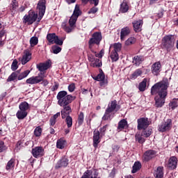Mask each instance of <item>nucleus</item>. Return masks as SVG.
I'll list each match as a JSON object with an SVG mask.
<instances>
[{
	"instance_id": "37998d69",
	"label": "nucleus",
	"mask_w": 178,
	"mask_h": 178,
	"mask_svg": "<svg viewBox=\"0 0 178 178\" xmlns=\"http://www.w3.org/2000/svg\"><path fill=\"white\" fill-rule=\"evenodd\" d=\"M143 134L140 135V134H136L135 136V138L138 143L140 144H144L145 143V138L143 137Z\"/></svg>"
},
{
	"instance_id": "9d476101",
	"label": "nucleus",
	"mask_w": 178,
	"mask_h": 178,
	"mask_svg": "<svg viewBox=\"0 0 178 178\" xmlns=\"http://www.w3.org/2000/svg\"><path fill=\"white\" fill-rule=\"evenodd\" d=\"M51 63L50 60L37 64L36 67L39 72H40L38 76H44L45 74V72H47V70L51 67Z\"/></svg>"
},
{
	"instance_id": "7ed1b4c3",
	"label": "nucleus",
	"mask_w": 178,
	"mask_h": 178,
	"mask_svg": "<svg viewBox=\"0 0 178 178\" xmlns=\"http://www.w3.org/2000/svg\"><path fill=\"white\" fill-rule=\"evenodd\" d=\"M122 106L118 104V101H111L108 104L104 115L102 117V120H112L115 118V114L119 112Z\"/></svg>"
},
{
	"instance_id": "a19ab883",
	"label": "nucleus",
	"mask_w": 178,
	"mask_h": 178,
	"mask_svg": "<svg viewBox=\"0 0 178 178\" xmlns=\"http://www.w3.org/2000/svg\"><path fill=\"white\" fill-rule=\"evenodd\" d=\"M110 58L112 60V62H118L119 60V54H118L116 51H111Z\"/></svg>"
},
{
	"instance_id": "58836bf2",
	"label": "nucleus",
	"mask_w": 178,
	"mask_h": 178,
	"mask_svg": "<svg viewBox=\"0 0 178 178\" xmlns=\"http://www.w3.org/2000/svg\"><path fill=\"white\" fill-rule=\"evenodd\" d=\"M77 122L79 126H81L84 123V113H83L82 111H81L78 115Z\"/></svg>"
},
{
	"instance_id": "e433bc0d",
	"label": "nucleus",
	"mask_w": 178,
	"mask_h": 178,
	"mask_svg": "<svg viewBox=\"0 0 178 178\" xmlns=\"http://www.w3.org/2000/svg\"><path fill=\"white\" fill-rule=\"evenodd\" d=\"M151 134H152V129L151 128H146L142 131V136L146 138H148Z\"/></svg>"
},
{
	"instance_id": "1a4fd4ad",
	"label": "nucleus",
	"mask_w": 178,
	"mask_h": 178,
	"mask_svg": "<svg viewBox=\"0 0 178 178\" xmlns=\"http://www.w3.org/2000/svg\"><path fill=\"white\" fill-rule=\"evenodd\" d=\"M173 127V122L172 119L164 120V121L159 126V131L165 133V131H170Z\"/></svg>"
},
{
	"instance_id": "bf43d9fd",
	"label": "nucleus",
	"mask_w": 178,
	"mask_h": 178,
	"mask_svg": "<svg viewBox=\"0 0 178 178\" xmlns=\"http://www.w3.org/2000/svg\"><path fill=\"white\" fill-rule=\"evenodd\" d=\"M74 90H76V84L71 83L68 86V91H70V92H73Z\"/></svg>"
},
{
	"instance_id": "4c0bfd02",
	"label": "nucleus",
	"mask_w": 178,
	"mask_h": 178,
	"mask_svg": "<svg viewBox=\"0 0 178 178\" xmlns=\"http://www.w3.org/2000/svg\"><path fill=\"white\" fill-rule=\"evenodd\" d=\"M92 79L96 81H102L103 80H105V73H104V71H102V72H99L97 76L93 77Z\"/></svg>"
},
{
	"instance_id": "de8ad7c7",
	"label": "nucleus",
	"mask_w": 178,
	"mask_h": 178,
	"mask_svg": "<svg viewBox=\"0 0 178 178\" xmlns=\"http://www.w3.org/2000/svg\"><path fill=\"white\" fill-rule=\"evenodd\" d=\"M29 42L31 47H35L38 44V38L37 36H33L31 38Z\"/></svg>"
},
{
	"instance_id": "6e6d98bb",
	"label": "nucleus",
	"mask_w": 178,
	"mask_h": 178,
	"mask_svg": "<svg viewBox=\"0 0 178 178\" xmlns=\"http://www.w3.org/2000/svg\"><path fill=\"white\" fill-rule=\"evenodd\" d=\"M64 40L65 39L63 38H62L61 39H59V37H58L57 35L54 40V44H56V45H63Z\"/></svg>"
},
{
	"instance_id": "0e129e2a",
	"label": "nucleus",
	"mask_w": 178,
	"mask_h": 178,
	"mask_svg": "<svg viewBox=\"0 0 178 178\" xmlns=\"http://www.w3.org/2000/svg\"><path fill=\"white\" fill-rule=\"evenodd\" d=\"M49 124H50V126L54 127V125L56 124V120H55V118H52V117H51V118L49 119Z\"/></svg>"
},
{
	"instance_id": "c756f323",
	"label": "nucleus",
	"mask_w": 178,
	"mask_h": 178,
	"mask_svg": "<svg viewBox=\"0 0 178 178\" xmlns=\"http://www.w3.org/2000/svg\"><path fill=\"white\" fill-rule=\"evenodd\" d=\"M62 28L63 29L64 31H65L67 33H72V31H74V29H76L75 26H73L72 25H70V26H67L66 23H63Z\"/></svg>"
},
{
	"instance_id": "393cba45",
	"label": "nucleus",
	"mask_w": 178,
	"mask_h": 178,
	"mask_svg": "<svg viewBox=\"0 0 178 178\" xmlns=\"http://www.w3.org/2000/svg\"><path fill=\"white\" fill-rule=\"evenodd\" d=\"M163 166H159L157 167L155 173H154V177L156 178H163Z\"/></svg>"
},
{
	"instance_id": "423d86ee",
	"label": "nucleus",
	"mask_w": 178,
	"mask_h": 178,
	"mask_svg": "<svg viewBox=\"0 0 178 178\" xmlns=\"http://www.w3.org/2000/svg\"><path fill=\"white\" fill-rule=\"evenodd\" d=\"M175 36L172 35H165L162 39L161 48L163 49H166L168 52H170L175 47Z\"/></svg>"
},
{
	"instance_id": "6e6552de",
	"label": "nucleus",
	"mask_w": 178,
	"mask_h": 178,
	"mask_svg": "<svg viewBox=\"0 0 178 178\" xmlns=\"http://www.w3.org/2000/svg\"><path fill=\"white\" fill-rule=\"evenodd\" d=\"M44 75L42 76H31V78H29L26 79V84H38L39 83H41L44 86V87H47L48 84H49V82L47 79H44Z\"/></svg>"
},
{
	"instance_id": "20e7f679",
	"label": "nucleus",
	"mask_w": 178,
	"mask_h": 178,
	"mask_svg": "<svg viewBox=\"0 0 178 178\" xmlns=\"http://www.w3.org/2000/svg\"><path fill=\"white\" fill-rule=\"evenodd\" d=\"M109 127V124H106L99 129V131L95 129L93 131V143L94 148H98V144L101 143V138L105 136L106 133V129Z\"/></svg>"
},
{
	"instance_id": "0eeeda50",
	"label": "nucleus",
	"mask_w": 178,
	"mask_h": 178,
	"mask_svg": "<svg viewBox=\"0 0 178 178\" xmlns=\"http://www.w3.org/2000/svg\"><path fill=\"white\" fill-rule=\"evenodd\" d=\"M38 17V14L36 13L35 11L33 10H30L28 12V14L25 15L22 19L24 24H28V26H31L37 22V19Z\"/></svg>"
},
{
	"instance_id": "79ce46f5",
	"label": "nucleus",
	"mask_w": 178,
	"mask_h": 178,
	"mask_svg": "<svg viewBox=\"0 0 178 178\" xmlns=\"http://www.w3.org/2000/svg\"><path fill=\"white\" fill-rule=\"evenodd\" d=\"M90 66L92 67H101L102 66V62L99 58H96L94 62L91 63Z\"/></svg>"
},
{
	"instance_id": "052dcab7",
	"label": "nucleus",
	"mask_w": 178,
	"mask_h": 178,
	"mask_svg": "<svg viewBox=\"0 0 178 178\" xmlns=\"http://www.w3.org/2000/svg\"><path fill=\"white\" fill-rule=\"evenodd\" d=\"M59 88V83L54 82V85L51 88V91H56Z\"/></svg>"
},
{
	"instance_id": "3c124183",
	"label": "nucleus",
	"mask_w": 178,
	"mask_h": 178,
	"mask_svg": "<svg viewBox=\"0 0 178 178\" xmlns=\"http://www.w3.org/2000/svg\"><path fill=\"white\" fill-rule=\"evenodd\" d=\"M19 63V62L17 61V59H15L11 65V70H13V72H16V70H17V69L19 68V65H17Z\"/></svg>"
},
{
	"instance_id": "09e8293b",
	"label": "nucleus",
	"mask_w": 178,
	"mask_h": 178,
	"mask_svg": "<svg viewBox=\"0 0 178 178\" xmlns=\"http://www.w3.org/2000/svg\"><path fill=\"white\" fill-rule=\"evenodd\" d=\"M77 17H74V15H72L71 17L69 19V24L70 26H72L76 28V22H77Z\"/></svg>"
},
{
	"instance_id": "c03bdc74",
	"label": "nucleus",
	"mask_w": 178,
	"mask_h": 178,
	"mask_svg": "<svg viewBox=\"0 0 178 178\" xmlns=\"http://www.w3.org/2000/svg\"><path fill=\"white\" fill-rule=\"evenodd\" d=\"M143 74V70L141 69H137L135 70V72L131 74V79H137L139 76H141Z\"/></svg>"
},
{
	"instance_id": "49530a36",
	"label": "nucleus",
	"mask_w": 178,
	"mask_h": 178,
	"mask_svg": "<svg viewBox=\"0 0 178 178\" xmlns=\"http://www.w3.org/2000/svg\"><path fill=\"white\" fill-rule=\"evenodd\" d=\"M33 134L35 137H41V134H42V128L40 126L37 127L33 132Z\"/></svg>"
},
{
	"instance_id": "864d4df0",
	"label": "nucleus",
	"mask_w": 178,
	"mask_h": 178,
	"mask_svg": "<svg viewBox=\"0 0 178 178\" xmlns=\"http://www.w3.org/2000/svg\"><path fill=\"white\" fill-rule=\"evenodd\" d=\"M8 149V147L5 145V142L1 140L0 141V154L2 152H6Z\"/></svg>"
},
{
	"instance_id": "cd10ccee",
	"label": "nucleus",
	"mask_w": 178,
	"mask_h": 178,
	"mask_svg": "<svg viewBox=\"0 0 178 178\" xmlns=\"http://www.w3.org/2000/svg\"><path fill=\"white\" fill-rule=\"evenodd\" d=\"M83 12L80 10V6L76 4L72 13V16L79 18V16H81Z\"/></svg>"
},
{
	"instance_id": "5701e85b",
	"label": "nucleus",
	"mask_w": 178,
	"mask_h": 178,
	"mask_svg": "<svg viewBox=\"0 0 178 178\" xmlns=\"http://www.w3.org/2000/svg\"><path fill=\"white\" fill-rule=\"evenodd\" d=\"M66 144H67L66 140H65L63 138H60L56 142V147L58 148V149H63V148L66 147Z\"/></svg>"
},
{
	"instance_id": "aec40b11",
	"label": "nucleus",
	"mask_w": 178,
	"mask_h": 178,
	"mask_svg": "<svg viewBox=\"0 0 178 178\" xmlns=\"http://www.w3.org/2000/svg\"><path fill=\"white\" fill-rule=\"evenodd\" d=\"M117 129L118 131H122V130H127V129H129V123L127 122V120L122 119L120 120Z\"/></svg>"
},
{
	"instance_id": "6ab92c4d",
	"label": "nucleus",
	"mask_w": 178,
	"mask_h": 178,
	"mask_svg": "<svg viewBox=\"0 0 178 178\" xmlns=\"http://www.w3.org/2000/svg\"><path fill=\"white\" fill-rule=\"evenodd\" d=\"M131 33V29H130V27L125 26L121 29L120 32V40L124 41L126 39V37H128V35H130Z\"/></svg>"
},
{
	"instance_id": "c85d7f7f",
	"label": "nucleus",
	"mask_w": 178,
	"mask_h": 178,
	"mask_svg": "<svg viewBox=\"0 0 178 178\" xmlns=\"http://www.w3.org/2000/svg\"><path fill=\"white\" fill-rule=\"evenodd\" d=\"M168 106L171 108L172 111H175L178 107V98H174L168 104Z\"/></svg>"
},
{
	"instance_id": "ea45409f",
	"label": "nucleus",
	"mask_w": 178,
	"mask_h": 178,
	"mask_svg": "<svg viewBox=\"0 0 178 178\" xmlns=\"http://www.w3.org/2000/svg\"><path fill=\"white\" fill-rule=\"evenodd\" d=\"M137 41V39L134 37H130L125 41V45L127 47H129L130 45H133V44H136V42Z\"/></svg>"
},
{
	"instance_id": "69168bd1",
	"label": "nucleus",
	"mask_w": 178,
	"mask_h": 178,
	"mask_svg": "<svg viewBox=\"0 0 178 178\" xmlns=\"http://www.w3.org/2000/svg\"><path fill=\"white\" fill-rule=\"evenodd\" d=\"M90 3L94 5V6H98L99 0H90Z\"/></svg>"
},
{
	"instance_id": "b1692460",
	"label": "nucleus",
	"mask_w": 178,
	"mask_h": 178,
	"mask_svg": "<svg viewBox=\"0 0 178 178\" xmlns=\"http://www.w3.org/2000/svg\"><path fill=\"white\" fill-rule=\"evenodd\" d=\"M144 62V56H135L133 58V63L136 65V66H140Z\"/></svg>"
},
{
	"instance_id": "774afa93",
	"label": "nucleus",
	"mask_w": 178,
	"mask_h": 178,
	"mask_svg": "<svg viewBox=\"0 0 178 178\" xmlns=\"http://www.w3.org/2000/svg\"><path fill=\"white\" fill-rule=\"evenodd\" d=\"M120 149V147H119V145H118L113 146V152H119Z\"/></svg>"
},
{
	"instance_id": "5fc2aeb1",
	"label": "nucleus",
	"mask_w": 178,
	"mask_h": 178,
	"mask_svg": "<svg viewBox=\"0 0 178 178\" xmlns=\"http://www.w3.org/2000/svg\"><path fill=\"white\" fill-rule=\"evenodd\" d=\"M17 8H19V2L17 0H13L11 3L12 10H15Z\"/></svg>"
},
{
	"instance_id": "13d9d810",
	"label": "nucleus",
	"mask_w": 178,
	"mask_h": 178,
	"mask_svg": "<svg viewBox=\"0 0 178 178\" xmlns=\"http://www.w3.org/2000/svg\"><path fill=\"white\" fill-rule=\"evenodd\" d=\"M99 86L100 87H102V88H105L106 86H108V79L100 81Z\"/></svg>"
},
{
	"instance_id": "a18cd8bd",
	"label": "nucleus",
	"mask_w": 178,
	"mask_h": 178,
	"mask_svg": "<svg viewBox=\"0 0 178 178\" xmlns=\"http://www.w3.org/2000/svg\"><path fill=\"white\" fill-rule=\"evenodd\" d=\"M13 168H15V159H11L6 166V170H10Z\"/></svg>"
},
{
	"instance_id": "a211bd4d",
	"label": "nucleus",
	"mask_w": 178,
	"mask_h": 178,
	"mask_svg": "<svg viewBox=\"0 0 178 178\" xmlns=\"http://www.w3.org/2000/svg\"><path fill=\"white\" fill-rule=\"evenodd\" d=\"M37 9L38 13L45 14V10H47V0H39Z\"/></svg>"
},
{
	"instance_id": "4d7b16f0",
	"label": "nucleus",
	"mask_w": 178,
	"mask_h": 178,
	"mask_svg": "<svg viewBox=\"0 0 178 178\" xmlns=\"http://www.w3.org/2000/svg\"><path fill=\"white\" fill-rule=\"evenodd\" d=\"M97 12H98V8H97V6H93L92 7L90 10L88 12V15H91V14H95L97 13Z\"/></svg>"
},
{
	"instance_id": "dca6fc26",
	"label": "nucleus",
	"mask_w": 178,
	"mask_h": 178,
	"mask_svg": "<svg viewBox=\"0 0 178 178\" xmlns=\"http://www.w3.org/2000/svg\"><path fill=\"white\" fill-rule=\"evenodd\" d=\"M177 157L175 156H170L167 163V168L170 170H175L177 168Z\"/></svg>"
},
{
	"instance_id": "603ef678",
	"label": "nucleus",
	"mask_w": 178,
	"mask_h": 178,
	"mask_svg": "<svg viewBox=\"0 0 178 178\" xmlns=\"http://www.w3.org/2000/svg\"><path fill=\"white\" fill-rule=\"evenodd\" d=\"M114 49L113 50V52H120L122 51V44L120 43H115L113 44Z\"/></svg>"
},
{
	"instance_id": "2f4dec72",
	"label": "nucleus",
	"mask_w": 178,
	"mask_h": 178,
	"mask_svg": "<svg viewBox=\"0 0 178 178\" xmlns=\"http://www.w3.org/2000/svg\"><path fill=\"white\" fill-rule=\"evenodd\" d=\"M29 74H30V70H26L22 73H19L17 74V80H23V79H26Z\"/></svg>"
},
{
	"instance_id": "4be33fe9",
	"label": "nucleus",
	"mask_w": 178,
	"mask_h": 178,
	"mask_svg": "<svg viewBox=\"0 0 178 178\" xmlns=\"http://www.w3.org/2000/svg\"><path fill=\"white\" fill-rule=\"evenodd\" d=\"M20 73L19 70H17L11 73V74L6 79L7 83H10V81H17V74Z\"/></svg>"
},
{
	"instance_id": "8fccbe9b",
	"label": "nucleus",
	"mask_w": 178,
	"mask_h": 178,
	"mask_svg": "<svg viewBox=\"0 0 178 178\" xmlns=\"http://www.w3.org/2000/svg\"><path fill=\"white\" fill-rule=\"evenodd\" d=\"M51 51L53 52V54H54L55 55L59 54V52H60V51H62V48L56 44L52 46L51 47Z\"/></svg>"
},
{
	"instance_id": "338daca9",
	"label": "nucleus",
	"mask_w": 178,
	"mask_h": 178,
	"mask_svg": "<svg viewBox=\"0 0 178 178\" xmlns=\"http://www.w3.org/2000/svg\"><path fill=\"white\" fill-rule=\"evenodd\" d=\"M88 92H91V88H90L89 89H82V94L83 95H87V94H88Z\"/></svg>"
},
{
	"instance_id": "c9c22d12",
	"label": "nucleus",
	"mask_w": 178,
	"mask_h": 178,
	"mask_svg": "<svg viewBox=\"0 0 178 178\" xmlns=\"http://www.w3.org/2000/svg\"><path fill=\"white\" fill-rule=\"evenodd\" d=\"M65 119L67 129H70L73 126V118H72V116L67 115L65 118Z\"/></svg>"
},
{
	"instance_id": "bb28decb",
	"label": "nucleus",
	"mask_w": 178,
	"mask_h": 178,
	"mask_svg": "<svg viewBox=\"0 0 178 178\" xmlns=\"http://www.w3.org/2000/svg\"><path fill=\"white\" fill-rule=\"evenodd\" d=\"M27 115H29L27 111H22V110H19L16 113V116L19 120H23V119H26V118H27Z\"/></svg>"
},
{
	"instance_id": "680f3d73",
	"label": "nucleus",
	"mask_w": 178,
	"mask_h": 178,
	"mask_svg": "<svg viewBox=\"0 0 178 178\" xmlns=\"http://www.w3.org/2000/svg\"><path fill=\"white\" fill-rule=\"evenodd\" d=\"M45 14L41 13H38V16L37 18V23H40L41 22V20H42V17H44V15Z\"/></svg>"
},
{
	"instance_id": "473e14b6",
	"label": "nucleus",
	"mask_w": 178,
	"mask_h": 178,
	"mask_svg": "<svg viewBox=\"0 0 178 178\" xmlns=\"http://www.w3.org/2000/svg\"><path fill=\"white\" fill-rule=\"evenodd\" d=\"M140 169H141V163L140 161H136L132 167L131 173H137Z\"/></svg>"
},
{
	"instance_id": "9b49d317",
	"label": "nucleus",
	"mask_w": 178,
	"mask_h": 178,
	"mask_svg": "<svg viewBox=\"0 0 178 178\" xmlns=\"http://www.w3.org/2000/svg\"><path fill=\"white\" fill-rule=\"evenodd\" d=\"M138 126L137 129L138 130H145V129H148V126L151 124V122L148 120L147 118H140L137 120Z\"/></svg>"
},
{
	"instance_id": "a878e982",
	"label": "nucleus",
	"mask_w": 178,
	"mask_h": 178,
	"mask_svg": "<svg viewBox=\"0 0 178 178\" xmlns=\"http://www.w3.org/2000/svg\"><path fill=\"white\" fill-rule=\"evenodd\" d=\"M147 81H148V79L147 78H145L143 79V81L138 85L139 91H140L141 92H144V91H145V88H147Z\"/></svg>"
},
{
	"instance_id": "f704fd0d",
	"label": "nucleus",
	"mask_w": 178,
	"mask_h": 178,
	"mask_svg": "<svg viewBox=\"0 0 178 178\" xmlns=\"http://www.w3.org/2000/svg\"><path fill=\"white\" fill-rule=\"evenodd\" d=\"M56 33H49L47 35V41L50 43V44H54L55 42V40L56 38Z\"/></svg>"
},
{
	"instance_id": "f3484780",
	"label": "nucleus",
	"mask_w": 178,
	"mask_h": 178,
	"mask_svg": "<svg viewBox=\"0 0 178 178\" xmlns=\"http://www.w3.org/2000/svg\"><path fill=\"white\" fill-rule=\"evenodd\" d=\"M31 52L29 49H26L24 51V55L22 56V58L20 59V62L22 65H26V63H28V62H30L31 60Z\"/></svg>"
},
{
	"instance_id": "7c9ffc66",
	"label": "nucleus",
	"mask_w": 178,
	"mask_h": 178,
	"mask_svg": "<svg viewBox=\"0 0 178 178\" xmlns=\"http://www.w3.org/2000/svg\"><path fill=\"white\" fill-rule=\"evenodd\" d=\"M29 108H30V106H29V103H27V102H22L19 105V111H22L24 112H27V111H29Z\"/></svg>"
},
{
	"instance_id": "f8f14e48",
	"label": "nucleus",
	"mask_w": 178,
	"mask_h": 178,
	"mask_svg": "<svg viewBox=\"0 0 178 178\" xmlns=\"http://www.w3.org/2000/svg\"><path fill=\"white\" fill-rule=\"evenodd\" d=\"M31 154L33 158H42L45 154L44 152V147L42 146H36L31 149Z\"/></svg>"
},
{
	"instance_id": "4468645a",
	"label": "nucleus",
	"mask_w": 178,
	"mask_h": 178,
	"mask_svg": "<svg viewBox=\"0 0 178 178\" xmlns=\"http://www.w3.org/2000/svg\"><path fill=\"white\" fill-rule=\"evenodd\" d=\"M161 70H162L161 61H157L152 65L151 71L154 76H159Z\"/></svg>"
},
{
	"instance_id": "ddd939ff",
	"label": "nucleus",
	"mask_w": 178,
	"mask_h": 178,
	"mask_svg": "<svg viewBox=\"0 0 178 178\" xmlns=\"http://www.w3.org/2000/svg\"><path fill=\"white\" fill-rule=\"evenodd\" d=\"M156 155V151L154 149H148L144 152L143 159L144 162H149L151 159L155 158Z\"/></svg>"
},
{
	"instance_id": "72a5a7b5",
	"label": "nucleus",
	"mask_w": 178,
	"mask_h": 178,
	"mask_svg": "<svg viewBox=\"0 0 178 178\" xmlns=\"http://www.w3.org/2000/svg\"><path fill=\"white\" fill-rule=\"evenodd\" d=\"M120 12H121V13H126L129 12V5H127V3L123 1L120 4Z\"/></svg>"
},
{
	"instance_id": "412c9836",
	"label": "nucleus",
	"mask_w": 178,
	"mask_h": 178,
	"mask_svg": "<svg viewBox=\"0 0 178 178\" xmlns=\"http://www.w3.org/2000/svg\"><path fill=\"white\" fill-rule=\"evenodd\" d=\"M134 31L135 33H140L141 31V27H143V24H144V22L143 19H139L138 21H134L132 22Z\"/></svg>"
},
{
	"instance_id": "39448f33",
	"label": "nucleus",
	"mask_w": 178,
	"mask_h": 178,
	"mask_svg": "<svg viewBox=\"0 0 178 178\" xmlns=\"http://www.w3.org/2000/svg\"><path fill=\"white\" fill-rule=\"evenodd\" d=\"M101 41H102V33L99 31L93 33L92 38L88 41V48L92 54H95V51H94V45H99Z\"/></svg>"
},
{
	"instance_id": "2eb2a0df",
	"label": "nucleus",
	"mask_w": 178,
	"mask_h": 178,
	"mask_svg": "<svg viewBox=\"0 0 178 178\" xmlns=\"http://www.w3.org/2000/svg\"><path fill=\"white\" fill-rule=\"evenodd\" d=\"M69 165V159L66 156H63L61 159L56 163L55 165V169H60V168H67Z\"/></svg>"
},
{
	"instance_id": "f257e3e1",
	"label": "nucleus",
	"mask_w": 178,
	"mask_h": 178,
	"mask_svg": "<svg viewBox=\"0 0 178 178\" xmlns=\"http://www.w3.org/2000/svg\"><path fill=\"white\" fill-rule=\"evenodd\" d=\"M168 88H169V80L163 79L161 81L156 83L151 88V95H156L154 97V106L162 108L165 105L166 97H168Z\"/></svg>"
},
{
	"instance_id": "e2e57ef3",
	"label": "nucleus",
	"mask_w": 178,
	"mask_h": 178,
	"mask_svg": "<svg viewBox=\"0 0 178 178\" xmlns=\"http://www.w3.org/2000/svg\"><path fill=\"white\" fill-rule=\"evenodd\" d=\"M88 58L89 62H94L97 58H95V56L92 54L88 55Z\"/></svg>"
},
{
	"instance_id": "f03ea898",
	"label": "nucleus",
	"mask_w": 178,
	"mask_h": 178,
	"mask_svg": "<svg viewBox=\"0 0 178 178\" xmlns=\"http://www.w3.org/2000/svg\"><path fill=\"white\" fill-rule=\"evenodd\" d=\"M56 99H58V105L63 107L60 113L62 119H65L66 116H70V113H72V107H70V105L69 104H72V102L76 99V97L72 96V95H67L66 90H61L58 92Z\"/></svg>"
}]
</instances>
